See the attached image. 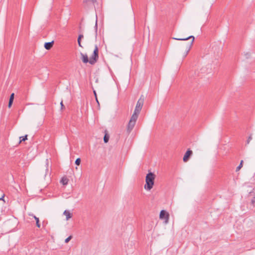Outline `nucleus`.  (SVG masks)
Masks as SVG:
<instances>
[{
    "label": "nucleus",
    "instance_id": "f257e3e1",
    "mask_svg": "<svg viewBox=\"0 0 255 255\" xmlns=\"http://www.w3.org/2000/svg\"><path fill=\"white\" fill-rule=\"evenodd\" d=\"M155 175L152 172H149L146 174L145 177V184L144 188L147 190H151L154 185V181L155 179Z\"/></svg>",
    "mask_w": 255,
    "mask_h": 255
},
{
    "label": "nucleus",
    "instance_id": "f03ea898",
    "mask_svg": "<svg viewBox=\"0 0 255 255\" xmlns=\"http://www.w3.org/2000/svg\"><path fill=\"white\" fill-rule=\"evenodd\" d=\"M99 59V48L97 45L95 46L93 53L92 56L90 57L89 63L91 65H93L96 63Z\"/></svg>",
    "mask_w": 255,
    "mask_h": 255
},
{
    "label": "nucleus",
    "instance_id": "7ed1b4c3",
    "mask_svg": "<svg viewBox=\"0 0 255 255\" xmlns=\"http://www.w3.org/2000/svg\"><path fill=\"white\" fill-rule=\"evenodd\" d=\"M138 116L134 115H132L128 123L127 127V131L128 133H130L134 128L136 121L137 119Z\"/></svg>",
    "mask_w": 255,
    "mask_h": 255
},
{
    "label": "nucleus",
    "instance_id": "20e7f679",
    "mask_svg": "<svg viewBox=\"0 0 255 255\" xmlns=\"http://www.w3.org/2000/svg\"><path fill=\"white\" fill-rule=\"evenodd\" d=\"M174 39L177 40H187L189 39H192L191 42L187 45V48H186V54L185 55V56H186L187 55L188 53L190 50L191 47L193 45V43L194 41V40H195L194 36L191 35V36H188L185 38H174Z\"/></svg>",
    "mask_w": 255,
    "mask_h": 255
},
{
    "label": "nucleus",
    "instance_id": "39448f33",
    "mask_svg": "<svg viewBox=\"0 0 255 255\" xmlns=\"http://www.w3.org/2000/svg\"><path fill=\"white\" fill-rule=\"evenodd\" d=\"M142 96L139 98V99L138 100L136 105L135 107V108L134 111V113L133 115H134L135 116H138V115L140 113V112L142 108L143 102H144V99L142 98Z\"/></svg>",
    "mask_w": 255,
    "mask_h": 255
},
{
    "label": "nucleus",
    "instance_id": "423d86ee",
    "mask_svg": "<svg viewBox=\"0 0 255 255\" xmlns=\"http://www.w3.org/2000/svg\"><path fill=\"white\" fill-rule=\"evenodd\" d=\"M211 70V69L208 67V66L202 67L200 71L198 72L197 74V77L199 78H203V76L205 74H208V70ZM195 75H196V73L195 72Z\"/></svg>",
    "mask_w": 255,
    "mask_h": 255
},
{
    "label": "nucleus",
    "instance_id": "0eeeda50",
    "mask_svg": "<svg viewBox=\"0 0 255 255\" xmlns=\"http://www.w3.org/2000/svg\"><path fill=\"white\" fill-rule=\"evenodd\" d=\"M159 218L160 219H164V223L165 224H167L168 223L169 215L166 211L163 210L160 212Z\"/></svg>",
    "mask_w": 255,
    "mask_h": 255
},
{
    "label": "nucleus",
    "instance_id": "6e6552de",
    "mask_svg": "<svg viewBox=\"0 0 255 255\" xmlns=\"http://www.w3.org/2000/svg\"><path fill=\"white\" fill-rule=\"evenodd\" d=\"M192 154V150L190 149L187 150L183 158L184 162H187L189 160V158Z\"/></svg>",
    "mask_w": 255,
    "mask_h": 255
},
{
    "label": "nucleus",
    "instance_id": "1a4fd4ad",
    "mask_svg": "<svg viewBox=\"0 0 255 255\" xmlns=\"http://www.w3.org/2000/svg\"><path fill=\"white\" fill-rule=\"evenodd\" d=\"M81 56V59L84 63H89L90 58H88V55L87 54H84L82 53H80Z\"/></svg>",
    "mask_w": 255,
    "mask_h": 255
},
{
    "label": "nucleus",
    "instance_id": "9d476101",
    "mask_svg": "<svg viewBox=\"0 0 255 255\" xmlns=\"http://www.w3.org/2000/svg\"><path fill=\"white\" fill-rule=\"evenodd\" d=\"M54 41H52L51 42H45L44 46L46 50H50L52 47Z\"/></svg>",
    "mask_w": 255,
    "mask_h": 255
},
{
    "label": "nucleus",
    "instance_id": "9b49d317",
    "mask_svg": "<svg viewBox=\"0 0 255 255\" xmlns=\"http://www.w3.org/2000/svg\"><path fill=\"white\" fill-rule=\"evenodd\" d=\"M14 97V93L11 94L10 97H9L8 105V107L9 108H10L11 107V105L13 102Z\"/></svg>",
    "mask_w": 255,
    "mask_h": 255
},
{
    "label": "nucleus",
    "instance_id": "f8f14e48",
    "mask_svg": "<svg viewBox=\"0 0 255 255\" xmlns=\"http://www.w3.org/2000/svg\"><path fill=\"white\" fill-rule=\"evenodd\" d=\"M83 37H84L83 34H80L78 35V37L77 39V42H78V45L82 48H83V46L81 44V40H82V39L83 38Z\"/></svg>",
    "mask_w": 255,
    "mask_h": 255
},
{
    "label": "nucleus",
    "instance_id": "ddd939ff",
    "mask_svg": "<svg viewBox=\"0 0 255 255\" xmlns=\"http://www.w3.org/2000/svg\"><path fill=\"white\" fill-rule=\"evenodd\" d=\"M30 216H32V217H33V218L35 219V220H36V226L38 227V228H40V224L39 223V218L36 217L35 215H34L33 214H29Z\"/></svg>",
    "mask_w": 255,
    "mask_h": 255
},
{
    "label": "nucleus",
    "instance_id": "4468645a",
    "mask_svg": "<svg viewBox=\"0 0 255 255\" xmlns=\"http://www.w3.org/2000/svg\"><path fill=\"white\" fill-rule=\"evenodd\" d=\"M64 214L66 216L67 220H68L70 218L72 217V214L68 211L65 210L64 212Z\"/></svg>",
    "mask_w": 255,
    "mask_h": 255
},
{
    "label": "nucleus",
    "instance_id": "2eb2a0df",
    "mask_svg": "<svg viewBox=\"0 0 255 255\" xmlns=\"http://www.w3.org/2000/svg\"><path fill=\"white\" fill-rule=\"evenodd\" d=\"M27 139V135L26 134L24 136L19 137V143H20L22 141H25Z\"/></svg>",
    "mask_w": 255,
    "mask_h": 255
},
{
    "label": "nucleus",
    "instance_id": "dca6fc26",
    "mask_svg": "<svg viewBox=\"0 0 255 255\" xmlns=\"http://www.w3.org/2000/svg\"><path fill=\"white\" fill-rule=\"evenodd\" d=\"M109 137L108 133L106 132L104 137V141L105 143H107L109 141Z\"/></svg>",
    "mask_w": 255,
    "mask_h": 255
},
{
    "label": "nucleus",
    "instance_id": "f3484780",
    "mask_svg": "<svg viewBox=\"0 0 255 255\" xmlns=\"http://www.w3.org/2000/svg\"><path fill=\"white\" fill-rule=\"evenodd\" d=\"M61 182L63 185H67L68 182V179L66 177H63L61 180Z\"/></svg>",
    "mask_w": 255,
    "mask_h": 255
},
{
    "label": "nucleus",
    "instance_id": "a211bd4d",
    "mask_svg": "<svg viewBox=\"0 0 255 255\" xmlns=\"http://www.w3.org/2000/svg\"><path fill=\"white\" fill-rule=\"evenodd\" d=\"M243 160L241 161L240 164L236 168V171H238L239 170H240V169L243 167Z\"/></svg>",
    "mask_w": 255,
    "mask_h": 255
},
{
    "label": "nucleus",
    "instance_id": "6ab92c4d",
    "mask_svg": "<svg viewBox=\"0 0 255 255\" xmlns=\"http://www.w3.org/2000/svg\"><path fill=\"white\" fill-rule=\"evenodd\" d=\"M75 163L77 165H79L81 163V159L80 158H77Z\"/></svg>",
    "mask_w": 255,
    "mask_h": 255
},
{
    "label": "nucleus",
    "instance_id": "aec40b11",
    "mask_svg": "<svg viewBox=\"0 0 255 255\" xmlns=\"http://www.w3.org/2000/svg\"><path fill=\"white\" fill-rule=\"evenodd\" d=\"M91 86H92L91 83ZM92 88L93 90V93H94V95L95 96L96 100L97 103H99V102H98V99H97V94H96V91L94 90V89L93 86H92Z\"/></svg>",
    "mask_w": 255,
    "mask_h": 255
},
{
    "label": "nucleus",
    "instance_id": "412c9836",
    "mask_svg": "<svg viewBox=\"0 0 255 255\" xmlns=\"http://www.w3.org/2000/svg\"><path fill=\"white\" fill-rule=\"evenodd\" d=\"M72 238V236H69L67 238H66L65 239V243H68L71 240Z\"/></svg>",
    "mask_w": 255,
    "mask_h": 255
},
{
    "label": "nucleus",
    "instance_id": "4be33fe9",
    "mask_svg": "<svg viewBox=\"0 0 255 255\" xmlns=\"http://www.w3.org/2000/svg\"><path fill=\"white\" fill-rule=\"evenodd\" d=\"M95 32H96V37H97V29H98V26H97V21L96 20L95 25Z\"/></svg>",
    "mask_w": 255,
    "mask_h": 255
},
{
    "label": "nucleus",
    "instance_id": "5701e85b",
    "mask_svg": "<svg viewBox=\"0 0 255 255\" xmlns=\"http://www.w3.org/2000/svg\"><path fill=\"white\" fill-rule=\"evenodd\" d=\"M252 139V135L251 134L249 136V137H248V139L247 140V144H249Z\"/></svg>",
    "mask_w": 255,
    "mask_h": 255
},
{
    "label": "nucleus",
    "instance_id": "b1692460",
    "mask_svg": "<svg viewBox=\"0 0 255 255\" xmlns=\"http://www.w3.org/2000/svg\"><path fill=\"white\" fill-rule=\"evenodd\" d=\"M255 197H254L251 200V204L253 206H255Z\"/></svg>",
    "mask_w": 255,
    "mask_h": 255
},
{
    "label": "nucleus",
    "instance_id": "393cba45",
    "mask_svg": "<svg viewBox=\"0 0 255 255\" xmlns=\"http://www.w3.org/2000/svg\"><path fill=\"white\" fill-rule=\"evenodd\" d=\"M4 194H3V195L2 196V197H1L0 198V200H2L3 201H4Z\"/></svg>",
    "mask_w": 255,
    "mask_h": 255
},
{
    "label": "nucleus",
    "instance_id": "a878e982",
    "mask_svg": "<svg viewBox=\"0 0 255 255\" xmlns=\"http://www.w3.org/2000/svg\"><path fill=\"white\" fill-rule=\"evenodd\" d=\"M60 105H61V109H63V108L64 107V106L63 105V102L61 101V103H60Z\"/></svg>",
    "mask_w": 255,
    "mask_h": 255
},
{
    "label": "nucleus",
    "instance_id": "bb28decb",
    "mask_svg": "<svg viewBox=\"0 0 255 255\" xmlns=\"http://www.w3.org/2000/svg\"><path fill=\"white\" fill-rule=\"evenodd\" d=\"M90 1H91L93 3H95L97 2V0H90Z\"/></svg>",
    "mask_w": 255,
    "mask_h": 255
},
{
    "label": "nucleus",
    "instance_id": "cd10ccee",
    "mask_svg": "<svg viewBox=\"0 0 255 255\" xmlns=\"http://www.w3.org/2000/svg\"><path fill=\"white\" fill-rule=\"evenodd\" d=\"M89 1H90V0H84L83 1L84 3H88Z\"/></svg>",
    "mask_w": 255,
    "mask_h": 255
},
{
    "label": "nucleus",
    "instance_id": "c85d7f7f",
    "mask_svg": "<svg viewBox=\"0 0 255 255\" xmlns=\"http://www.w3.org/2000/svg\"><path fill=\"white\" fill-rule=\"evenodd\" d=\"M46 165L47 166H48V159H46Z\"/></svg>",
    "mask_w": 255,
    "mask_h": 255
},
{
    "label": "nucleus",
    "instance_id": "c756f323",
    "mask_svg": "<svg viewBox=\"0 0 255 255\" xmlns=\"http://www.w3.org/2000/svg\"><path fill=\"white\" fill-rule=\"evenodd\" d=\"M190 74H191V75L193 77V78H194V79H196V76H195V77H194V76H193L191 73Z\"/></svg>",
    "mask_w": 255,
    "mask_h": 255
},
{
    "label": "nucleus",
    "instance_id": "7c9ffc66",
    "mask_svg": "<svg viewBox=\"0 0 255 255\" xmlns=\"http://www.w3.org/2000/svg\"><path fill=\"white\" fill-rule=\"evenodd\" d=\"M48 171V168L47 167L46 169V172H47ZM46 174V173L45 174V175Z\"/></svg>",
    "mask_w": 255,
    "mask_h": 255
},
{
    "label": "nucleus",
    "instance_id": "2f4dec72",
    "mask_svg": "<svg viewBox=\"0 0 255 255\" xmlns=\"http://www.w3.org/2000/svg\"><path fill=\"white\" fill-rule=\"evenodd\" d=\"M112 77H113V79L114 80V79H115V78H116L115 77V76H112Z\"/></svg>",
    "mask_w": 255,
    "mask_h": 255
},
{
    "label": "nucleus",
    "instance_id": "473e14b6",
    "mask_svg": "<svg viewBox=\"0 0 255 255\" xmlns=\"http://www.w3.org/2000/svg\"><path fill=\"white\" fill-rule=\"evenodd\" d=\"M252 192H253V191H250L249 193H250V194H252Z\"/></svg>",
    "mask_w": 255,
    "mask_h": 255
},
{
    "label": "nucleus",
    "instance_id": "72a5a7b5",
    "mask_svg": "<svg viewBox=\"0 0 255 255\" xmlns=\"http://www.w3.org/2000/svg\"><path fill=\"white\" fill-rule=\"evenodd\" d=\"M246 55H247V56H248V55H249V54L247 53V54H246Z\"/></svg>",
    "mask_w": 255,
    "mask_h": 255
},
{
    "label": "nucleus",
    "instance_id": "f704fd0d",
    "mask_svg": "<svg viewBox=\"0 0 255 255\" xmlns=\"http://www.w3.org/2000/svg\"><path fill=\"white\" fill-rule=\"evenodd\" d=\"M246 55H247V56H248V55H249V54L247 53V54H246Z\"/></svg>",
    "mask_w": 255,
    "mask_h": 255
},
{
    "label": "nucleus",
    "instance_id": "c9c22d12",
    "mask_svg": "<svg viewBox=\"0 0 255 255\" xmlns=\"http://www.w3.org/2000/svg\"><path fill=\"white\" fill-rule=\"evenodd\" d=\"M246 55H247V56H248V55H249V54L247 53V54H246Z\"/></svg>",
    "mask_w": 255,
    "mask_h": 255
},
{
    "label": "nucleus",
    "instance_id": "e433bc0d",
    "mask_svg": "<svg viewBox=\"0 0 255 255\" xmlns=\"http://www.w3.org/2000/svg\"><path fill=\"white\" fill-rule=\"evenodd\" d=\"M246 55H247V56H248V55H249V54L247 53V54H246Z\"/></svg>",
    "mask_w": 255,
    "mask_h": 255
},
{
    "label": "nucleus",
    "instance_id": "4c0bfd02",
    "mask_svg": "<svg viewBox=\"0 0 255 255\" xmlns=\"http://www.w3.org/2000/svg\"><path fill=\"white\" fill-rule=\"evenodd\" d=\"M96 83H98V80H96L95 81Z\"/></svg>",
    "mask_w": 255,
    "mask_h": 255
}]
</instances>
